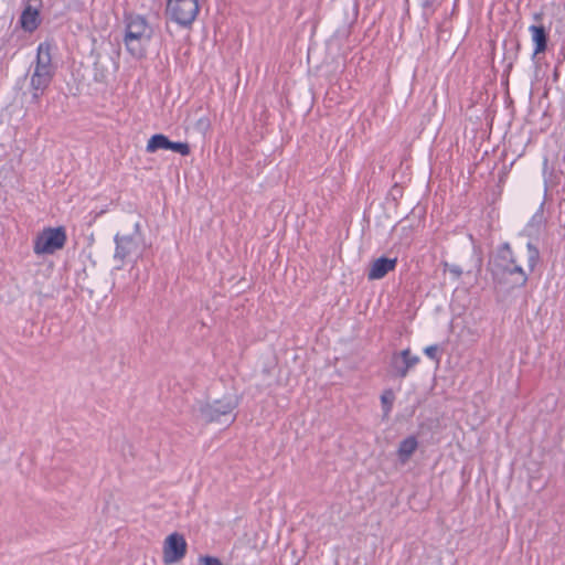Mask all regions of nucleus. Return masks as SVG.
Masks as SVG:
<instances>
[{
	"label": "nucleus",
	"mask_w": 565,
	"mask_h": 565,
	"mask_svg": "<svg viewBox=\"0 0 565 565\" xmlns=\"http://www.w3.org/2000/svg\"><path fill=\"white\" fill-rule=\"evenodd\" d=\"M539 257V249L530 243L518 246L515 250H511L510 246L504 244L490 262V266L499 280L518 287L526 282Z\"/></svg>",
	"instance_id": "nucleus-1"
},
{
	"label": "nucleus",
	"mask_w": 565,
	"mask_h": 565,
	"mask_svg": "<svg viewBox=\"0 0 565 565\" xmlns=\"http://www.w3.org/2000/svg\"><path fill=\"white\" fill-rule=\"evenodd\" d=\"M116 248L109 260L111 268L120 270L128 263H132L142 248V235L137 221H127L120 232L115 236Z\"/></svg>",
	"instance_id": "nucleus-2"
},
{
	"label": "nucleus",
	"mask_w": 565,
	"mask_h": 565,
	"mask_svg": "<svg viewBox=\"0 0 565 565\" xmlns=\"http://www.w3.org/2000/svg\"><path fill=\"white\" fill-rule=\"evenodd\" d=\"M65 242L66 233L63 227H47L35 237L33 250L36 255H51L62 249Z\"/></svg>",
	"instance_id": "nucleus-6"
},
{
	"label": "nucleus",
	"mask_w": 565,
	"mask_h": 565,
	"mask_svg": "<svg viewBox=\"0 0 565 565\" xmlns=\"http://www.w3.org/2000/svg\"><path fill=\"white\" fill-rule=\"evenodd\" d=\"M417 440L415 437L411 436L404 439L398 447L397 455L399 460L405 463L411 456L415 452L417 448Z\"/></svg>",
	"instance_id": "nucleus-13"
},
{
	"label": "nucleus",
	"mask_w": 565,
	"mask_h": 565,
	"mask_svg": "<svg viewBox=\"0 0 565 565\" xmlns=\"http://www.w3.org/2000/svg\"><path fill=\"white\" fill-rule=\"evenodd\" d=\"M53 73L51 45L49 43H42L38 47L36 63L30 78V85L35 99H38L40 94L50 85Z\"/></svg>",
	"instance_id": "nucleus-5"
},
{
	"label": "nucleus",
	"mask_w": 565,
	"mask_h": 565,
	"mask_svg": "<svg viewBox=\"0 0 565 565\" xmlns=\"http://www.w3.org/2000/svg\"><path fill=\"white\" fill-rule=\"evenodd\" d=\"M394 399H395V396H394L393 391H385L384 394L381 396V402H382V406H383V411H384V414H383L384 418H387Z\"/></svg>",
	"instance_id": "nucleus-16"
},
{
	"label": "nucleus",
	"mask_w": 565,
	"mask_h": 565,
	"mask_svg": "<svg viewBox=\"0 0 565 565\" xmlns=\"http://www.w3.org/2000/svg\"><path fill=\"white\" fill-rule=\"evenodd\" d=\"M547 164H548V159H547V158H544V161H543L544 169H546V168H547Z\"/></svg>",
	"instance_id": "nucleus-21"
},
{
	"label": "nucleus",
	"mask_w": 565,
	"mask_h": 565,
	"mask_svg": "<svg viewBox=\"0 0 565 565\" xmlns=\"http://www.w3.org/2000/svg\"><path fill=\"white\" fill-rule=\"evenodd\" d=\"M110 60L109 58H98L95 62V79L98 82H105L108 74H109V66H110Z\"/></svg>",
	"instance_id": "nucleus-15"
},
{
	"label": "nucleus",
	"mask_w": 565,
	"mask_h": 565,
	"mask_svg": "<svg viewBox=\"0 0 565 565\" xmlns=\"http://www.w3.org/2000/svg\"><path fill=\"white\" fill-rule=\"evenodd\" d=\"M237 396L233 393L223 392L209 395L204 402L198 404V412L206 423L216 422L221 416L230 415L237 406Z\"/></svg>",
	"instance_id": "nucleus-4"
},
{
	"label": "nucleus",
	"mask_w": 565,
	"mask_h": 565,
	"mask_svg": "<svg viewBox=\"0 0 565 565\" xmlns=\"http://www.w3.org/2000/svg\"><path fill=\"white\" fill-rule=\"evenodd\" d=\"M200 563L203 565H223L217 557L213 556H202L200 557Z\"/></svg>",
	"instance_id": "nucleus-18"
},
{
	"label": "nucleus",
	"mask_w": 565,
	"mask_h": 565,
	"mask_svg": "<svg viewBox=\"0 0 565 565\" xmlns=\"http://www.w3.org/2000/svg\"><path fill=\"white\" fill-rule=\"evenodd\" d=\"M21 25L25 31H33L39 25V12L36 9L28 6L21 15Z\"/></svg>",
	"instance_id": "nucleus-12"
},
{
	"label": "nucleus",
	"mask_w": 565,
	"mask_h": 565,
	"mask_svg": "<svg viewBox=\"0 0 565 565\" xmlns=\"http://www.w3.org/2000/svg\"><path fill=\"white\" fill-rule=\"evenodd\" d=\"M186 553V542L183 535L172 533L164 540L163 544V562L166 564H174L180 562Z\"/></svg>",
	"instance_id": "nucleus-8"
},
{
	"label": "nucleus",
	"mask_w": 565,
	"mask_h": 565,
	"mask_svg": "<svg viewBox=\"0 0 565 565\" xmlns=\"http://www.w3.org/2000/svg\"><path fill=\"white\" fill-rule=\"evenodd\" d=\"M396 258L380 257L371 262L367 270L370 280L381 279L396 267Z\"/></svg>",
	"instance_id": "nucleus-10"
},
{
	"label": "nucleus",
	"mask_w": 565,
	"mask_h": 565,
	"mask_svg": "<svg viewBox=\"0 0 565 565\" xmlns=\"http://www.w3.org/2000/svg\"><path fill=\"white\" fill-rule=\"evenodd\" d=\"M530 32L532 41L535 43L534 56H536L546 50L547 35L542 25H531Z\"/></svg>",
	"instance_id": "nucleus-11"
},
{
	"label": "nucleus",
	"mask_w": 565,
	"mask_h": 565,
	"mask_svg": "<svg viewBox=\"0 0 565 565\" xmlns=\"http://www.w3.org/2000/svg\"><path fill=\"white\" fill-rule=\"evenodd\" d=\"M418 362L419 358L412 354L409 349H406L393 355L392 367L397 375L403 377L407 374L408 370L415 366Z\"/></svg>",
	"instance_id": "nucleus-9"
},
{
	"label": "nucleus",
	"mask_w": 565,
	"mask_h": 565,
	"mask_svg": "<svg viewBox=\"0 0 565 565\" xmlns=\"http://www.w3.org/2000/svg\"><path fill=\"white\" fill-rule=\"evenodd\" d=\"M169 142H170V140L164 135H161V134L153 135L148 140L146 150H147V152H150V153L156 152L159 149L168 150Z\"/></svg>",
	"instance_id": "nucleus-14"
},
{
	"label": "nucleus",
	"mask_w": 565,
	"mask_h": 565,
	"mask_svg": "<svg viewBox=\"0 0 565 565\" xmlns=\"http://www.w3.org/2000/svg\"><path fill=\"white\" fill-rule=\"evenodd\" d=\"M447 267H448V270H449V271H450V273H451L456 278L460 277V275H461L462 270H461L458 266H456V265L448 266V265H447Z\"/></svg>",
	"instance_id": "nucleus-20"
},
{
	"label": "nucleus",
	"mask_w": 565,
	"mask_h": 565,
	"mask_svg": "<svg viewBox=\"0 0 565 565\" xmlns=\"http://www.w3.org/2000/svg\"><path fill=\"white\" fill-rule=\"evenodd\" d=\"M151 36L152 28L143 17L138 14L127 15L124 43L134 57L142 58L145 56Z\"/></svg>",
	"instance_id": "nucleus-3"
},
{
	"label": "nucleus",
	"mask_w": 565,
	"mask_h": 565,
	"mask_svg": "<svg viewBox=\"0 0 565 565\" xmlns=\"http://www.w3.org/2000/svg\"><path fill=\"white\" fill-rule=\"evenodd\" d=\"M438 352H439L438 345H430V347H427L425 349V354L427 356H429L430 359H433V360H437L438 359V356H437Z\"/></svg>",
	"instance_id": "nucleus-19"
},
{
	"label": "nucleus",
	"mask_w": 565,
	"mask_h": 565,
	"mask_svg": "<svg viewBox=\"0 0 565 565\" xmlns=\"http://www.w3.org/2000/svg\"><path fill=\"white\" fill-rule=\"evenodd\" d=\"M199 0H168L167 15L180 25H190L199 13Z\"/></svg>",
	"instance_id": "nucleus-7"
},
{
	"label": "nucleus",
	"mask_w": 565,
	"mask_h": 565,
	"mask_svg": "<svg viewBox=\"0 0 565 565\" xmlns=\"http://www.w3.org/2000/svg\"><path fill=\"white\" fill-rule=\"evenodd\" d=\"M171 151L178 152L182 156H188L190 153V146L186 142H169V149Z\"/></svg>",
	"instance_id": "nucleus-17"
}]
</instances>
